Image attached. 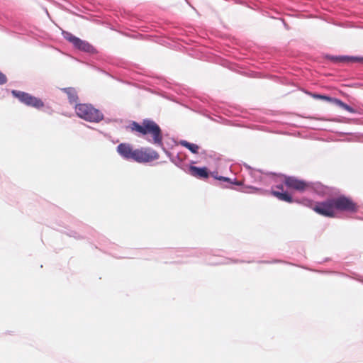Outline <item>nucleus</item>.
<instances>
[{
  "label": "nucleus",
  "instance_id": "obj_7",
  "mask_svg": "<svg viewBox=\"0 0 363 363\" xmlns=\"http://www.w3.org/2000/svg\"><path fill=\"white\" fill-rule=\"evenodd\" d=\"M284 184L289 189H291L299 192H303L314 189L313 184L298 179L294 177H286L284 179Z\"/></svg>",
  "mask_w": 363,
  "mask_h": 363
},
{
  "label": "nucleus",
  "instance_id": "obj_3",
  "mask_svg": "<svg viewBox=\"0 0 363 363\" xmlns=\"http://www.w3.org/2000/svg\"><path fill=\"white\" fill-rule=\"evenodd\" d=\"M304 204L311 207L315 213L325 217L334 218L336 215L333 198L323 201L316 202L314 205L312 201L306 200Z\"/></svg>",
  "mask_w": 363,
  "mask_h": 363
},
{
  "label": "nucleus",
  "instance_id": "obj_17",
  "mask_svg": "<svg viewBox=\"0 0 363 363\" xmlns=\"http://www.w3.org/2000/svg\"><path fill=\"white\" fill-rule=\"evenodd\" d=\"M216 179L218 180H220V181L228 182H230L231 184H235L238 186H240L242 184V182H240V181L232 182L230 178L225 177H216Z\"/></svg>",
  "mask_w": 363,
  "mask_h": 363
},
{
  "label": "nucleus",
  "instance_id": "obj_13",
  "mask_svg": "<svg viewBox=\"0 0 363 363\" xmlns=\"http://www.w3.org/2000/svg\"><path fill=\"white\" fill-rule=\"evenodd\" d=\"M272 194L281 201H286L288 203L293 202L292 197L286 192H279V191H272Z\"/></svg>",
  "mask_w": 363,
  "mask_h": 363
},
{
  "label": "nucleus",
  "instance_id": "obj_9",
  "mask_svg": "<svg viewBox=\"0 0 363 363\" xmlns=\"http://www.w3.org/2000/svg\"><path fill=\"white\" fill-rule=\"evenodd\" d=\"M135 149L128 143H121L117 147L118 154L126 160H131Z\"/></svg>",
  "mask_w": 363,
  "mask_h": 363
},
{
  "label": "nucleus",
  "instance_id": "obj_8",
  "mask_svg": "<svg viewBox=\"0 0 363 363\" xmlns=\"http://www.w3.org/2000/svg\"><path fill=\"white\" fill-rule=\"evenodd\" d=\"M312 96H313V98H314L315 99H321V100H325L328 102L333 103L335 105L342 108L343 109L346 110L347 111H348L350 113H357V111L353 108L348 106L347 104H346L345 103L342 101L340 99L330 97L326 95H321V94H312Z\"/></svg>",
  "mask_w": 363,
  "mask_h": 363
},
{
  "label": "nucleus",
  "instance_id": "obj_18",
  "mask_svg": "<svg viewBox=\"0 0 363 363\" xmlns=\"http://www.w3.org/2000/svg\"><path fill=\"white\" fill-rule=\"evenodd\" d=\"M7 78L4 74L0 72V84H4L6 83Z\"/></svg>",
  "mask_w": 363,
  "mask_h": 363
},
{
  "label": "nucleus",
  "instance_id": "obj_1",
  "mask_svg": "<svg viewBox=\"0 0 363 363\" xmlns=\"http://www.w3.org/2000/svg\"><path fill=\"white\" fill-rule=\"evenodd\" d=\"M130 128L133 132L138 133L141 135L150 134L152 136L153 143L161 145L162 144V134L160 126L153 121L145 119L141 124L132 122Z\"/></svg>",
  "mask_w": 363,
  "mask_h": 363
},
{
  "label": "nucleus",
  "instance_id": "obj_14",
  "mask_svg": "<svg viewBox=\"0 0 363 363\" xmlns=\"http://www.w3.org/2000/svg\"><path fill=\"white\" fill-rule=\"evenodd\" d=\"M180 144L182 146L189 150L192 153H198L199 147L196 144L189 143L186 140L180 141Z\"/></svg>",
  "mask_w": 363,
  "mask_h": 363
},
{
  "label": "nucleus",
  "instance_id": "obj_19",
  "mask_svg": "<svg viewBox=\"0 0 363 363\" xmlns=\"http://www.w3.org/2000/svg\"><path fill=\"white\" fill-rule=\"evenodd\" d=\"M277 187L278 189H281V190H283V186H277Z\"/></svg>",
  "mask_w": 363,
  "mask_h": 363
},
{
  "label": "nucleus",
  "instance_id": "obj_6",
  "mask_svg": "<svg viewBox=\"0 0 363 363\" xmlns=\"http://www.w3.org/2000/svg\"><path fill=\"white\" fill-rule=\"evenodd\" d=\"M159 158V155L155 150L140 148L135 149L131 160L138 163L149 162Z\"/></svg>",
  "mask_w": 363,
  "mask_h": 363
},
{
  "label": "nucleus",
  "instance_id": "obj_2",
  "mask_svg": "<svg viewBox=\"0 0 363 363\" xmlns=\"http://www.w3.org/2000/svg\"><path fill=\"white\" fill-rule=\"evenodd\" d=\"M75 111L79 118L90 122H99L101 121L104 117L101 111L96 109L90 104H77L75 106Z\"/></svg>",
  "mask_w": 363,
  "mask_h": 363
},
{
  "label": "nucleus",
  "instance_id": "obj_16",
  "mask_svg": "<svg viewBox=\"0 0 363 363\" xmlns=\"http://www.w3.org/2000/svg\"><path fill=\"white\" fill-rule=\"evenodd\" d=\"M63 35H64V38L70 42L72 45H74V43L77 42L78 38L74 36L72 33H68V32H65V33H63Z\"/></svg>",
  "mask_w": 363,
  "mask_h": 363
},
{
  "label": "nucleus",
  "instance_id": "obj_11",
  "mask_svg": "<svg viewBox=\"0 0 363 363\" xmlns=\"http://www.w3.org/2000/svg\"><path fill=\"white\" fill-rule=\"evenodd\" d=\"M76 48L85 51V52H91L93 50V47L86 41H84L78 38L77 42L74 43L73 45Z\"/></svg>",
  "mask_w": 363,
  "mask_h": 363
},
{
  "label": "nucleus",
  "instance_id": "obj_12",
  "mask_svg": "<svg viewBox=\"0 0 363 363\" xmlns=\"http://www.w3.org/2000/svg\"><path fill=\"white\" fill-rule=\"evenodd\" d=\"M62 91L67 94L70 103H76L78 100L77 92L74 88H65Z\"/></svg>",
  "mask_w": 363,
  "mask_h": 363
},
{
  "label": "nucleus",
  "instance_id": "obj_15",
  "mask_svg": "<svg viewBox=\"0 0 363 363\" xmlns=\"http://www.w3.org/2000/svg\"><path fill=\"white\" fill-rule=\"evenodd\" d=\"M339 59L342 62H363V57H340Z\"/></svg>",
  "mask_w": 363,
  "mask_h": 363
},
{
  "label": "nucleus",
  "instance_id": "obj_5",
  "mask_svg": "<svg viewBox=\"0 0 363 363\" xmlns=\"http://www.w3.org/2000/svg\"><path fill=\"white\" fill-rule=\"evenodd\" d=\"M12 95L17 98L21 102L28 106H31L35 108H41L44 106L43 101L37 97L21 91L13 90Z\"/></svg>",
  "mask_w": 363,
  "mask_h": 363
},
{
  "label": "nucleus",
  "instance_id": "obj_4",
  "mask_svg": "<svg viewBox=\"0 0 363 363\" xmlns=\"http://www.w3.org/2000/svg\"><path fill=\"white\" fill-rule=\"evenodd\" d=\"M335 211L356 213L358 211L357 204L350 197L340 196L333 198Z\"/></svg>",
  "mask_w": 363,
  "mask_h": 363
},
{
  "label": "nucleus",
  "instance_id": "obj_10",
  "mask_svg": "<svg viewBox=\"0 0 363 363\" xmlns=\"http://www.w3.org/2000/svg\"><path fill=\"white\" fill-rule=\"evenodd\" d=\"M189 172L191 175L199 179H206L209 175L206 167L201 168L196 166H191L189 167Z\"/></svg>",
  "mask_w": 363,
  "mask_h": 363
}]
</instances>
